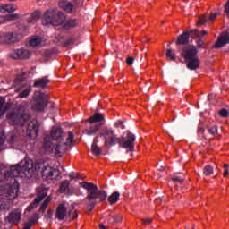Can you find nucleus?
Returning a JSON list of instances; mask_svg holds the SVG:
<instances>
[{
    "label": "nucleus",
    "mask_w": 229,
    "mask_h": 229,
    "mask_svg": "<svg viewBox=\"0 0 229 229\" xmlns=\"http://www.w3.org/2000/svg\"><path fill=\"white\" fill-rule=\"evenodd\" d=\"M21 19V14H7L5 15L6 22H13V21H19Z\"/></svg>",
    "instance_id": "35"
},
{
    "label": "nucleus",
    "mask_w": 229,
    "mask_h": 229,
    "mask_svg": "<svg viewBox=\"0 0 229 229\" xmlns=\"http://www.w3.org/2000/svg\"><path fill=\"white\" fill-rule=\"evenodd\" d=\"M21 174V167L13 165L11 167L10 171L4 174V179L8 180L11 178L13 184H8L6 186V192L0 191L1 196H4L7 199H15L19 194V182H17V176Z\"/></svg>",
    "instance_id": "3"
},
{
    "label": "nucleus",
    "mask_w": 229,
    "mask_h": 229,
    "mask_svg": "<svg viewBox=\"0 0 229 229\" xmlns=\"http://www.w3.org/2000/svg\"><path fill=\"white\" fill-rule=\"evenodd\" d=\"M8 56L13 60H28V58H31V51L21 48L11 52Z\"/></svg>",
    "instance_id": "11"
},
{
    "label": "nucleus",
    "mask_w": 229,
    "mask_h": 229,
    "mask_svg": "<svg viewBox=\"0 0 229 229\" xmlns=\"http://www.w3.org/2000/svg\"><path fill=\"white\" fill-rule=\"evenodd\" d=\"M99 229H108L105 225L99 224Z\"/></svg>",
    "instance_id": "62"
},
{
    "label": "nucleus",
    "mask_w": 229,
    "mask_h": 229,
    "mask_svg": "<svg viewBox=\"0 0 229 229\" xmlns=\"http://www.w3.org/2000/svg\"><path fill=\"white\" fill-rule=\"evenodd\" d=\"M225 15L229 17V0H227L226 4H225V10H224Z\"/></svg>",
    "instance_id": "51"
},
{
    "label": "nucleus",
    "mask_w": 229,
    "mask_h": 229,
    "mask_svg": "<svg viewBox=\"0 0 229 229\" xmlns=\"http://www.w3.org/2000/svg\"><path fill=\"white\" fill-rule=\"evenodd\" d=\"M229 44V32L225 31L220 34L216 43L212 46L214 49H220L224 46Z\"/></svg>",
    "instance_id": "14"
},
{
    "label": "nucleus",
    "mask_w": 229,
    "mask_h": 229,
    "mask_svg": "<svg viewBox=\"0 0 229 229\" xmlns=\"http://www.w3.org/2000/svg\"><path fill=\"white\" fill-rule=\"evenodd\" d=\"M109 225H119V223H123V216L121 215H114L111 216L108 218Z\"/></svg>",
    "instance_id": "30"
},
{
    "label": "nucleus",
    "mask_w": 229,
    "mask_h": 229,
    "mask_svg": "<svg viewBox=\"0 0 229 229\" xmlns=\"http://www.w3.org/2000/svg\"><path fill=\"white\" fill-rule=\"evenodd\" d=\"M123 137L119 138L115 133L105 139V146L106 148H112V146H115V144H119L121 146Z\"/></svg>",
    "instance_id": "17"
},
{
    "label": "nucleus",
    "mask_w": 229,
    "mask_h": 229,
    "mask_svg": "<svg viewBox=\"0 0 229 229\" xmlns=\"http://www.w3.org/2000/svg\"><path fill=\"white\" fill-rule=\"evenodd\" d=\"M6 21V15L5 16H0V24H4Z\"/></svg>",
    "instance_id": "59"
},
{
    "label": "nucleus",
    "mask_w": 229,
    "mask_h": 229,
    "mask_svg": "<svg viewBox=\"0 0 229 229\" xmlns=\"http://www.w3.org/2000/svg\"><path fill=\"white\" fill-rule=\"evenodd\" d=\"M101 130V125L98 123H88L86 129L83 131L86 135H96Z\"/></svg>",
    "instance_id": "18"
},
{
    "label": "nucleus",
    "mask_w": 229,
    "mask_h": 229,
    "mask_svg": "<svg viewBox=\"0 0 229 229\" xmlns=\"http://www.w3.org/2000/svg\"><path fill=\"white\" fill-rule=\"evenodd\" d=\"M15 10H17V6L13 5V4H8L0 6L1 13H4L5 12H8V13H13Z\"/></svg>",
    "instance_id": "25"
},
{
    "label": "nucleus",
    "mask_w": 229,
    "mask_h": 229,
    "mask_svg": "<svg viewBox=\"0 0 229 229\" xmlns=\"http://www.w3.org/2000/svg\"><path fill=\"white\" fill-rule=\"evenodd\" d=\"M75 38L73 37L69 38L66 41H65V45L66 46H71V44H74L75 42Z\"/></svg>",
    "instance_id": "52"
},
{
    "label": "nucleus",
    "mask_w": 229,
    "mask_h": 229,
    "mask_svg": "<svg viewBox=\"0 0 229 229\" xmlns=\"http://www.w3.org/2000/svg\"><path fill=\"white\" fill-rule=\"evenodd\" d=\"M17 140V136L12 135L9 139V144H15V141Z\"/></svg>",
    "instance_id": "56"
},
{
    "label": "nucleus",
    "mask_w": 229,
    "mask_h": 229,
    "mask_svg": "<svg viewBox=\"0 0 229 229\" xmlns=\"http://www.w3.org/2000/svg\"><path fill=\"white\" fill-rule=\"evenodd\" d=\"M21 38L22 34H19L17 32L0 33V44H15V42H19Z\"/></svg>",
    "instance_id": "7"
},
{
    "label": "nucleus",
    "mask_w": 229,
    "mask_h": 229,
    "mask_svg": "<svg viewBox=\"0 0 229 229\" xmlns=\"http://www.w3.org/2000/svg\"><path fill=\"white\" fill-rule=\"evenodd\" d=\"M228 167H229L228 164H224V169H225L224 174H223L224 178H226V176H228V174H229Z\"/></svg>",
    "instance_id": "49"
},
{
    "label": "nucleus",
    "mask_w": 229,
    "mask_h": 229,
    "mask_svg": "<svg viewBox=\"0 0 229 229\" xmlns=\"http://www.w3.org/2000/svg\"><path fill=\"white\" fill-rule=\"evenodd\" d=\"M85 123H92L93 124H96V123H105V115H103L101 113H96L87 119Z\"/></svg>",
    "instance_id": "21"
},
{
    "label": "nucleus",
    "mask_w": 229,
    "mask_h": 229,
    "mask_svg": "<svg viewBox=\"0 0 229 229\" xmlns=\"http://www.w3.org/2000/svg\"><path fill=\"white\" fill-rule=\"evenodd\" d=\"M81 187L87 190V196L83 199L86 206V214H90L98 205V203H103L106 201V191L99 190L98 185L92 182H82L80 183Z\"/></svg>",
    "instance_id": "2"
},
{
    "label": "nucleus",
    "mask_w": 229,
    "mask_h": 229,
    "mask_svg": "<svg viewBox=\"0 0 229 229\" xmlns=\"http://www.w3.org/2000/svg\"><path fill=\"white\" fill-rule=\"evenodd\" d=\"M115 128H122V130H124V124L123 123V121H118L114 124Z\"/></svg>",
    "instance_id": "54"
},
{
    "label": "nucleus",
    "mask_w": 229,
    "mask_h": 229,
    "mask_svg": "<svg viewBox=\"0 0 229 229\" xmlns=\"http://www.w3.org/2000/svg\"><path fill=\"white\" fill-rule=\"evenodd\" d=\"M218 115H220V117H228L229 113L228 110L223 108L220 111H218Z\"/></svg>",
    "instance_id": "47"
},
{
    "label": "nucleus",
    "mask_w": 229,
    "mask_h": 229,
    "mask_svg": "<svg viewBox=\"0 0 229 229\" xmlns=\"http://www.w3.org/2000/svg\"><path fill=\"white\" fill-rule=\"evenodd\" d=\"M6 102V98L4 97H0V112H6L8 110V106H4V103Z\"/></svg>",
    "instance_id": "40"
},
{
    "label": "nucleus",
    "mask_w": 229,
    "mask_h": 229,
    "mask_svg": "<svg viewBox=\"0 0 229 229\" xmlns=\"http://www.w3.org/2000/svg\"><path fill=\"white\" fill-rule=\"evenodd\" d=\"M166 56L167 58H170V60H176V55L173 53V51L171 49H167L166 50Z\"/></svg>",
    "instance_id": "45"
},
{
    "label": "nucleus",
    "mask_w": 229,
    "mask_h": 229,
    "mask_svg": "<svg viewBox=\"0 0 229 229\" xmlns=\"http://www.w3.org/2000/svg\"><path fill=\"white\" fill-rule=\"evenodd\" d=\"M40 19V16H38V13H33L30 17L27 20V22L31 23V22H37Z\"/></svg>",
    "instance_id": "42"
},
{
    "label": "nucleus",
    "mask_w": 229,
    "mask_h": 229,
    "mask_svg": "<svg viewBox=\"0 0 229 229\" xmlns=\"http://www.w3.org/2000/svg\"><path fill=\"white\" fill-rule=\"evenodd\" d=\"M49 97L42 92L36 91L33 96L32 110L42 112L47 106Z\"/></svg>",
    "instance_id": "6"
},
{
    "label": "nucleus",
    "mask_w": 229,
    "mask_h": 229,
    "mask_svg": "<svg viewBox=\"0 0 229 229\" xmlns=\"http://www.w3.org/2000/svg\"><path fill=\"white\" fill-rule=\"evenodd\" d=\"M207 21H208V15L207 13L199 15V19L197 21V26H203L207 24Z\"/></svg>",
    "instance_id": "33"
},
{
    "label": "nucleus",
    "mask_w": 229,
    "mask_h": 229,
    "mask_svg": "<svg viewBox=\"0 0 229 229\" xmlns=\"http://www.w3.org/2000/svg\"><path fill=\"white\" fill-rule=\"evenodd\" d=\"M43 22H45L46 26L47 24L60 26L65 22V14L55 9L47 10L43 15Z\"/></svg>",
    "instance_id": "4"
},
{
    "label": "nucleus",
    "mask_w": 229,
    "mask_h": 229,
    "mask_svg": "<svg viewBox=\"0 0 229 229\" xmlns=\"http://www.w3.org/2000/svg\"><path fill=\"white\" fill-rule=\"evenodd\" d=\"M207 129L210 137H216V135H217V126H207Z\"/></svg>",
    "instance_id": "38"
},
{
    "label": "nucleus",
    "mask_w": 229,
    "mask_h": 229,
    "mask_svg": "<svg viewBox=\"0 0 229 229\" xmlns=\"http://www.w3.org/2000/svg\"><path fill=\"white\" fill-rule=\"evenodd\" d=\"M47 196V188L45 187H39L37 189V198L34 199L32 203L30 204V206L27 208V210L29 212H31L34 208H37L38 207V204L44 200V198Z\"/></svg>",
    "instance_id": "8"
},
{
    "label": "nucleus",
    "mask_w": 229,
    "mask_h": 229,
    "mask_svg": "<svg viewBox=\"0 0 229 229\" xmlns=\"http://www.w3.org/2000/svg\"><path fill=\"white\" fill-rule=\"evenodd\" d=\"M198 55V48L194 45H187L182 47V52L181 53V56L184 58V60H191L192 58H196Z\"/></svg>",
    "instance_id": "13"
},
{
    "label": "nucleus",
    "mask_w": 229,
    "mask_h": 229,
    "mask_svg": "<svg viewBox=\"0 0 229 229\" xmlns=\"http://www.w3.org/2000/svg\"><path fill=\"white\" fill-rule=\"evenodd\" d=\"M151 223H153V219L151 218L142 219V225H144V226H146V225H151Z\"/></svg>",
    "instance_id": "53"
},
{
    "label": "nucleus",
    "mask_w": 229,
    "mask_h": 229,
    "mask_svg": "<svg viewBox=\"0 0 229 229\" xmlns=\"http://www.w3.org/2000/svg\"><path fill=\"white\" fill-rule=\"evenodd\" d=\"M69 185H71V182H69L68 180H65L61 182L59 192H65L69 189Z\"/></svg>",
    "instance_id": "36"
},
{
    "label": "nucleus",
    "mask_w": 229,
    "mask_h": 229,
    "mask_svg": "<svg viewBox=\"0 0 229 229\" xmlns=\"http://www.w3.org/2000/svg\"><path fill=\"white\" fill-rule=\"evenodd\" d=\"M59 6L68 13H71V12H72V4H71V2L65 0L61 1L59 2Z\"/></svg>",
    "instance_id": "28"
},
{
    "label": "nucleus",
    "mask_w": 229,
    "mask_h": 229,
    "mask_svg": "<svg viewBox=\"0 0 229 229\" xmlns=\"http://www.w3.org/2000/svg\"><path fill=\"white\" fill-rule=\"evenodd\" d=\"M23 229H31V224H30L29 222H26L23 224Z\"/></svg>",
    "instance_id": "58"
},
{
    "label": "nucleus",
    "mask_w": 229,
    "mask_h": 229,
    "mask_svg": "<svg viewBox=\"0 0 229 229\" xmlns=\"http://www.w3.org/2000/svg\"><path fill=\"white\" fill-rule=\"evenodd\" d=\"M33 218L30 219L28 223H30V226H33V225H37L38 223V214L35 213L33 215Z\"/></svg>",
    "instance_id": "44"
},
{
    "label": "nucleus",
    "mask_w": 229,
    "mask_h": 229,
    "mask_svg": "<svg viewBox=\"0 0 229 229\" xmlns=\"http://www.w3.org/2000/svg\"><path fill=\"white\" fill-rule=\"evenodd\" d=\"M204 174L206 176H210V174H214V167L210 165H208L204 167Z\"/></svg>",
    "instance_id": "41"
},
{
    "label": "nucleus",
    "mask_w": 229,
    "mask_h": 229,
    "mask_svg": "<svg viewBox=\"0 0 229 229\" xmlns=\"http://www.w3.org/2000/svg\"><path fill=\"white\" fill-rule=\"evenodd\" d=\"M172 182H175L177 183L182 184V183H183V179H182L180 177H174V178H172Z\"/></svg>",
    "instance_id": "55"
},
{
    "label": "nucleus",
    "mask_w": 229,
    "mask_h": 229,
    "mask_svg": "<svg viewBox=\"0 0 229 229\" xmlns=\"http://www.w3.org/2000/svg\"><path fill=\"white\" fill-rule=\"evenodd\" d=\"M196 44H197V49H205L207 47V44H205V41H203V39L201 38H199Z\"/></svg>",
    "instance_id": "43"
},
{
    "label": "nucleus",
    "mask_w": 229,
    "mask_h": 229,
    "mask_svg": "<svg viewBox=\"0 0 229 229\" xmlns=\"http://www.w3.org/2000/svg\"><path fill=\"white\" fill-rule=\"evenodd\" d=\"M68 217L72 219V221H74V219H78V211L74 209V205H72V208L68 210L67 214Z\"/></svg>",
    "instance_id": "34"
},
{
    "label": "nucleus",
    "mask_w": 229,
    "mask_h": 229,
    "mask_svg": "<svg viewBox=\"0 0 229 229\" xmlns=\"http://www.w3.org/2000/svg\"><path fill=\"white\" fill-rule=\"evenodd\" d=\"M22 217V209L17 208L13 209L9 215L5 217V221L10 223V225H19L21 223V219Z\"/></svg>",
    "instance_id": "10"
},
{
    "label": "nucleus",
    "mask_w": 229,
    "mask_h": 229,
    "mask_svg": "<svg viewBox=\"0 0 229 229\" xmlns=\"http://www.w3.org/2000/svg\"><path fill=\"white\" fill-rule=\"evenodd\" d=\"M69 176H70L71 180H78L79 178H81V176H80L79 173H74V172L71 173L69 174Z\"/></svg>",
    "instance_id": "48"
},
{
    "label": "nucleus",
    "mask_w": 229,
    "mask_h": 229,
    "mask_svg": "<svg viewBox=\"0 0 229 229\" xmlns=\"http://www.w3.org/2000/svg\"><path fill=\"white\" fill-rule=\"evenodd\" d=\"M200 37H203L205 35H207V31L206 30H202L200 33H199Z\"/></svg>",
    "instance_id": "64"
},
{
    "label": "nucleus",
    "mask_w": 229,
    "mask_h": 229,
    "mask_svg": "<svg viewBox=\"0 0 229 229\" xmlns=\"http://www.w3.org/2000/svg\"><path fill=\"white\" fill-rule=\"evenodd\" d=\"M50 137L53 140H62L64 131L61 126H54L50 131Z\"/></svg>",
    "instance_id": "19"
},
{
    "label": "nucleus",
    "mask_w": 229,
    "mask_h": 229,
    "mask_svg": "<svg viewBox=\"0 0 229 229\" xmlns=\"http://www.w3.org/2000/svg\"><path fill=\"white\" fill-rule=\"evenodd\" d=\"M53 214H55V210L54 209H48L47 214H45V218L46 219H53Z\"/></svg>",
    "instance_id": "46"
},
{
    "label": "nucleus",
    "mask_w": 229,
    "mask_h": 229,
    "mask_svg": "<svg viewBox=\"0 0 229 229\" xmlns=\"http://www.w3.org/2000/svg\"><path fill=\"white\" fill-rule=\"evenodd\" d=\"M114 130L108 128V127H103L100 131H99V136L100 137H104L105 140L106 139H107V137H111V135H114Z\"/></svg>",
    "instance_id": "27"
},
{
    "label": "nucleus",
    "mask_w": 229,
    "mask_h": 229,
    "mask_svg": "<svg viewBox=\"0 0 229 229\" xmlns=\"http://www.w3.org/2000/svg\"><path fill=\"white\" fill-rule=\"evenodd\" d=\"M133 57H128L126 60L127 65H133Z\"/></svg>",
    "instance_id": "57"
},
{
    "label": "nucleus",
    "mask_w": 229,
    "mask_h": 229,
    "mask_svg": "<svg viewBox=\"0 0 229 229\" xmlns=\"http://www.w3.org/2000/svg\"><path fill=\"white\" fill-rule=\"evenodd\" d=\"M185 62L187 63L186 67L190 69V71H196L197 69H199V65L201 64V61H199V58L198 57L186 59Z\"/></svg>",
    "instance_id": "20"
},
{
    "label": "nucleus",
    "mask_w": 229,
    "mask_h": 229,
    "mask_svg": "<svg viewBox=\"0 0 229 229\" xmlns=\"http://www.w3.org/2000/svg\"><path fill=\"white\" fill-rule=\"evenodd\" d=\"M40 128V124L38 121L32 120L29 123L27 127V131L29 132L30 137H37L38 135V130Z\"/></svg>",
    "instance_id": "16"
},
{
    "label": "nucleus",
    "mask_w": 229,
    "mask_h": 229,
    "mask_svg": "<svg viewBox=\"0 0 229 229\" xmlns=\"http://www.w3.org/2000/svg\"><path fill=\"white\" fill-rule=\"evenodd\" d=\"M186 33H188L189 38H196L198 37H200L199 31L198 30H186Z\"/></svg>",
    "instance_id": "39"
},
{
    "label": "nucleus",
    "mask_w": 229,
    "mask_h": 229,
    "mask_svg": "<svg viewBox=\"0 0 229 229\" xmlns=\"http://www.w3.org/2000/svg\"><path fill=\"white\" fill-rule=\"evenodd\" d=\"M50 80L47 77H43L35 81L33 87H40L41 89H46L47 87V83H50Z\"/></svg>",
    "instance_id": "24"
},
{
    "label": "nucleus",
    "mask_w": 229,
    "mask_h": 229,
    "mask_svg": "<svg viewBox=\"0 0 229 229\" xmlns=\"http://www.w3.org/2000/svg\"><path fill=\"white\" fill-rule=\"evenodd\" d=\"M75 144L76 141L74 140V133L72 131L68 132L64 142L58 141L54 143L51 136H44L39 148V153L40 155H57L62 157L65 154V151L72 148Z\"/></svg>",
    "instance_id": "1"
},
{
    "label": "nucleus",
    "mask_w": 229,
    "mask_h": 229,
    "mask_svg": "<svg viewBox=\"0 0 229 229\" xmlns=\"http://www.w3.org/2000/svg\"><path fill=\"white\" fill-rule=\"evenodd\" d=\"M18 90L20 91L18 98H28V96L31 94V86L28 84L22 85L18 89Z\"/></svg>",
    "instance_id": "22"
},
{
    "label": "nucleus",
    "mask_w": 229,
    "mask_h": 229,
    "mask_svg": "<svg viewBox=\"0 0 229 229\" xmlns=\"http://www.w3.org/2000/svg\"><path fill=\"white\" fill-rule=\"evenodd\" d=\"M41 174L44 180H58L61 173L60 170L55 169L51 166H44L41 171Z\"/></svg>",
    "instance_id": "9"
},
{
    "label": "nucleus",
    "mask_w": 229,
    "mask_h": 229,
    "mask_svg": "<svg viewBox=\"0 0 229 229\" xmlns=\"http://www.w3.org/2000/svg\"><path fill=\"white\" fill-rule=\"evenodd\" d=\"M41 42L42 38H40V36H34L29 41L31 47H37V46H38V44H40Z\"/></svg>",
    "instance_id": "32"
},
{
    "label": "nucleus",
    "mask_w": 229,
    "mask_h": 229,
    "mask_svg": "<svg viewBox=\"0 0 229 229\" xmlns=\"http://www.w3.org/2000/svg\"><path fill=\"white\" fill-rule=\"evenodd\" d=\"M98 137L94 138L93 144L91 146V152L95 157H99L102 153L101 148L98 146Z\"/></svg>",
    "instance_id": "26"
},
{
    "label": "nucleus",
    "mask_w": 229,
    "mask_h": 229,
    "mask_svg": "<svg viewBox=\"0 0 229 229\" xmlns=\"http://www.w3.org/2000/svg\"><path fill=\"white\" fill-rule=\"evenodd\" d=\"M217 15H219L217 13H211V14L209 15L208 21H210L211 22L213 21H216V19H217Z\"/></svg>",
    "instance_id": "50"
},
{
    "label": "nucleus",
    "mask_w": 229,
    "mask_h": 229,
    "mask_svg": "<svg viewBox=\"0 0 229 229\" xmlns=\"http://www.w3.org/2000/svg\"><path fill=\"white\" fill-rule=\"evenodd\" d=\"M78 26V23L76 22V20H70L65 22L64 25V30H69V28H76Z\"/></svg>",
    "instance_id": "37"
},
{
    "label": "nucleus",
    "mask_w": 229,
    "mask_h": 229,
    "mask_svg": "<svg viewBox=\"0 0 229 229\" xmlns=\"http://www.w3.org/2000/svg\"><path fill=\"white\" fill-rule=\"evenodd\" d=\"M52 200H53V197H51V196L47 197V199L41 204V206L38 209V212L41 214H44L46 212V209L47 208V207H49V204L51 203Z\"/></svg>",
    "instance_id": "29"
},
{
    "label": "nucleus",
    "mask_w": 229,
    "mask_h": 229,
    "mask_svg": "<svg viewBox=\"0 0 229 229\" xmlns=\"http://www.w3.org/2000/svg\"><path fill=\"white\" fill-rule=\"evenodd\" d=\"M67 206H65V203L58 204L56 209H55V219H58L59 221H64L65 217H67L68 214Z\"/></svg>",
    "instance_id": "15"
},
{
    "label": "nucleus",
    "mask_w": 229,
    "mask_h": 229,
    "mask_svg": "<svg viewBox=\"0 0 229 229\" xmlns=\"http://www.w3.org/2000/svg\"><path fill=\"white\" fill-rule=\"evenodd\" d=\"M119 196L121 194L118 191H114L108 197L107 201H109L110 205H115V202L119 201Z\"/></svg>",
    "instance_id": "31"
},
{
    "label": "nucleus",
    "mask_w": 229,
    "mask_h": 229,
    "mask_svg": "<svg viewBox=\"0 0 229 229\" xmlns=\"http://www.w3.org/2000/svg\"><path fill=\"white\" fill-rule=\"evenodd\" d=\"M120 146L123 148V149H128L131 153L135 151V134L128 132L125 140H123L122 137Z\"/></svg>",
    "instance_id": "12"
},
{
    "label": "nucleus",
    "mask_w": 229,
    "mask_h": 229,
    "mask_svg": "<svg viewBox=\"0 0 229 229\" xmlns=\"http://www.w3.org/2000/svg\"><path fill=\"white\" fill-rule=\"evenodd\" d=\"M185 44H189V32H187V30L182 35L178 36L176 40L177 46H185Z\"/></svg>",
    "instance_id": "23"
},
{
    "label": "nucleus",
    "mask_w": 229,
    "mask_h": 229,
    "mask_svg": "<svg viewBox=\"0 0 229 229\" xmlns=\"http://www.w3.org/2000/svg\"><path fill=\"white\" fill-rule=\"evenodd\" d=\"M198 131H199V133H205V128L199 127Z\"/></svg>",
    "instance_id": "60"
},
{
    "label": "nucleus",
    "mask_w": 229,
    "mask_h": 229,
    "mask_svg": "<svg viewBox=\"0 0 229 229\" xmlns=\"http://www.w3.org/2000/svg\"><path fill=\"white\" fill-rule=\"evenodd\" d=\"M3 144H4V140L3 139V137H0V148Z\"/></svg>",
    "instance_id": "63"
},
{
    "label": "nucleus",
    "mask_w": 229,
    "mask_h": 229,
    "mask_svg": "<svg viewBox=\"0 0 229 229\" xmlns=\"http://www.w3.org/2000/svg\"><path fill=\"white\" fill-rule=\"evenodd\" d=\"M6 117L12 126H23L24 123L30 121V114L15 111L9 112Z\"/></svg>",
    "instance_id": "5"
},
{
    "label": "nucleus",
    "mask_w": 229,
    "mask_h": 229,
    "mask_svg": "<svg viewBox=\"0 0 229 229\" xmlns=\"http://www.w3.org/2000/svg\"><path fill=\"white\" fill-rule=\"evenodd\" d=\"M155 203H156V205H160V203H162V199H157L155 200Z\"/></svg>",
    "instance_id": "61"
}]
</instances>
